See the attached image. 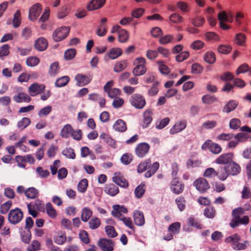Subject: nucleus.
<instances>
[{
  "mask_svg": "<svg viewBox=\"0 0 251 251\" xmlns=\"http://www.w3.org/2000/svg\"><path fill=\"white\" fill-rule=\"evenodd\" d=\"M105 0H92L87 6L89 11H92L100 8L104 4Z\"/></svg>",
  "mask_w": 251,
  "mask_h": 251,
  "instance_id": "4be33fe9",
  "label": "nucleus"
},
{
  "mask_svg": "<svg viewBox=\"0 0 251 251\" xmlns=\"http://www.w3.org/2000/svg\"><path fill=\"white\" fill-rule=\"evenodd\" d=\"M201 149L203 150L208 149L214 154H219L222 151V148L217 143L212 142L210 140H206L202 145Z\"/></svg>",
  "mask_w": 251,
  "mask_h": 251,
  "instance_id": "0eeeda50",
  "label": "nucleus"
},
{
  "mask_svg": "<svg viewBox=\"0 0 251 251\" xmlns=\"http://www.w3.org/2000/svg\"><path fill=\"white\" fill-rule=\"evenodd\" d=\"M75 79L77 86H84L91 82L92 78L83 74H79L75 76Z\"/></svg>",
  "mask_w": 251,
  "mask_h": 251,
  "instance_id": "a211bd4d",
  "label": "nucleus"
},
{
  "mask_svg": "<svg viewBox=\"0 0 251 251\" xmlns=\"http://www.w3.org/2000/svg\"><path fill=\"white\" fill-rule=\"evenodd\" d=\"M180 227L181 225L179 222L173 223L169 226L168 230L174 234H177L179 232Z\"/></svg>",
  "mask_w": 251,
  "mask_h": 251,
  "instance_id": "e433bc0d",
  "label": "nucleus"
},
{
  "mask_svg": "<svg viewBox=\"0 0 251 251\" xmlns=\"http://www.w3.org/2000/svg\"><path fill=\"white\" fill-rule=\"evenodd\" d=\"M245 213V210L242 207H238L234 209L232 211V219L229 223L232 228H235L240 225H247L250 222L248 216L243 215Z\"/></svg>",
  "mask_w": 251,
  "mask_h": 251,
  "instance_id": "f257e3e1",
  "label": "nucleus"
},
{
  "mask_svg": "<svg viewBox=\"0 0 251 251\" xmlns=\"http://www.w3.org/2000/svg\"><path fill=\"white\" fill-rule=\"evenodd\" d=\"M217 125V122L216 121H206L201 125V129L209 130L215 128Z\"/></svg>",
  "mask_w": 251,
  "mask_h": 251,
  "instance_id": "79ce46f5",
  "label": "nucleus"
},
{
  "mask_svg": "<svg viewBox=\"0 0 251 251\" xmlns=\"http://www.w3.org/2000/svg\"><path fill=\"white\" fill-rule=\"evenodd\" d=\"M39 59L35 56L29 57L26 59V64L30 67H34L36 66L39 63Z\"/></svg>",
  "mask_w": 251,
  "mask_h": 251,
  "instance_id": "e2e57ef3",
  "label": "nucleus"
},
{
  "mask_svg": "<svg viewBox=\"0 0 251 251\" xmlns=\"http://www.w3.org/2000/svg\"><path fill=\"white\" fill-rule=\"evenodd\" d=\"M70 81L68 76H63L56 79L55 86L57 87H62L66 86Z\"/></svg>",
  "mask_w": 251,
  "mask_h": 251,
  "instance_id": "f704fd0d",
  "label": "nucleus"
},
{
  "mask_svg": "<svg viewBox=\"0 0 251 251\" xmlns=\"http://www.w3.org/2000/svg\"><path fill=\"white\" fill-rule=\"evenodd\" d=\"M105 230L109 237L114 238L117 236V233L113 226H107L105 227Z\"/></svg>",
  "mask_w": 251,
  "mask_h": 251,
  "instance_id": "4d7b16f0",
  "label": "nucleus"
},
{
  "mask_svg": "<svg viewBox=\"0 0 251 251\" xmlns=\"http://www.w3.org/2000/svg\"><path fill=\"white\" fill-rule=\"evenodd\" d=\"M150 146L147 143L138 144L135 150L136 155L139 158L144 157L149 152Z\"/></svg>",
  "mask_w": 251,
  "mask_h": 251,
  "instance_id": "6e6552de",
  "label": "nucleus"
},
{
  "mask_svg": "<svg viewBox=\"0 0 251 251\" xmlns=\"http://www.w3.org/2000/svg\"><path fill=\"white\" fill-rule=\"evenodd\" d=\"M16 161L17 162L18 166L20 168H25V163L26 162V156L17 155L15 157Z\"/></svg>",
  "mask_w": 251,
  "mask_h": 251,
  "instance_id": "6e6d98bb",
  "label": "nucleus"
},
{
  "mask_svg": "<svg viewBox=\"0 0 251 251\" xmlns=\"http://www.w3.org/2000/svg\"><path fill=\"white\" fill-rule=\"evenodd\" d=\"M38 190L34 187H29L25 192V195L27 199H34L37 197Z\"/></svg>",
  "mask_w": 251,
  "mask_h": 251,
  "instance_id": "72a5a7b5",
  "label": "nucleus"
},
{
  "mask_svg": "<svg viewBox=\"0 0 251 251\" xmlns=\"http://www.w3.org/2000/svg\"><path fill=\"white\" fill-rule=\"evenodd\" d=\"M112 180L114 182L121 187L127 188L128 186L127 181L120 172L114 173Z\"/></svg>",
  "mask_w": 251,
  "mask_h": 251,
  "instance_id": "f8f14e48",
  "label": "nucleus"
},
{
  "mask_svg": "<svg viewBox=\"0 0 251 251\" xmlns=\"http://www.w3.org/2000/svg\"><path fill=\"white\" fill-rule=\"evenodd\" d=\"M89 100L97 101L100 107H104L105 104V100L96 93L91 94L89 95Z\"/></svg>",
  "mask_w": 251,
  "mask_h": 251,
  "instance_id": "393cba45",
  "label": "nucleus"
},
{
  "mask_svg": "<svg viewBox=\"0 0 251 251\" xmlns=\"http://www.w3.org/2000/svg\"><path fill=\"white\" fill-rule=\"evenodd\" d=\"M158 85L159 82H155L152 84V86L148 90V94L150 96H154L157 94L159 91V89L158 87Z\"/></svg>",
  "mask_w": 251,
  "mask_h": 251,
  "instance_id": "603ef678",
  "label": "nucleus"
},
{
  "mask_svg": "<svg viewBox=\"0 0 251 251\" xmlns=\"http://www.w3.org/2000/svg\"><path fill=\"white\" fill-rule=\"evenodd\" d=\"M232 50V48L229 45H221L218 48V50L220 53L227 54L229 53Z\"/></svg>",
  "mask_w": 251,
  "mask_h": 251,
  "instance_id": "0e129e2a",
  "label": "nucleus"
},
{
  "mask_svg": "<svg viewBox=\"0 0 251 251\" xmlns=\"http://www.w3.org/2000/svg\"><path fill=\"white\" fill-rule=\"evenodd\" d=\"M175 201L177 204V207L180 211H182L185 208L186 201L183 197L177 198Z\"/></svg>",
  "mask_w": 251,
  "mask_h": 251,
  "instance_id": "8fccbe9b",
  "label": "nucleus"
},
{
  "mask_svg": "<svg viewBox=\"0 0 251 251\" xmlns=\"http://www.w3.org/2000/svg\"><path fill=\"white\" fill-rule=\"evenodd\" d=\"M194 186L201 193H204L210 188L208 181L204 178L196 179L193 183Z\"/></svg>",
  "mask_w": 251,
  "mask_h": 251,
  "instance_id": "1a4fd4ad",
  "label": "nucleus"
},
{
  "mask_svg": "<svg viewBox=\"0 0 251 251\" xmlns=\"http://www.w3.org/2000/svg\"><path fill=\"white\" fill-rule=\"evenodd\" d=\"M242 198L243 199H248L251 198V188L244 186L242 191Z\"/></svg>",
  "mask_w": 251,
  "mask_h": 251,
  "instance_id": "774afa93",
  "label": "nucleus"
},
{
  "mask_svg": "<svg viewBox=\"0 0 251 251\" xmlns=\"http://www.w3.org/2000/svg\"><path fill=\"white\" fill-rule=\"evenodd\" d=\"M131 104L137 109H142L146 105V102L144 97L139 94H135L130 98Z\"/></svg>",
  "mask_w": 251,
  "mask_h": 251,
  "instance_id": "423d86ee",
  "label": "nucleus"
},
{
  "mask_svg": "<svg viewBox=\"0 0 251 251\" xmlns=\"http://www.w3.org/2000/svg\"><path fill=\"white\" fill-rule=\"evenodd\" d=\"M187 122L186 120L177 121L174 126L170 129V133L174 134L184 129L186 127Z\"/></svg>",
  "mask_w": 251,
  "mask_h": 251,
  "instance_id": "f3484780",
  "label": "nucleus"
},
{
  "mask_svg": "<svg viewBox=\"0 0 251 251\" xmlns=\"http://www.w3.org/2000/svg\"><path fill=\"white\" fill-rule=\"evenodd\" d=\"M133 219L135 225L138 226H142L145 224V218L142 211H135L133 213Z\"/></svg>",
  "mask_w": 251,
  "mask_h": 251,
  "instance_id": "6ab92c4d",
  "label": "nucleus"
},
{
  "mask_svg": "<svg viewBox=\"0 0 251 251\" xmlns=\"http://www.w3.org/2000/svg\"><path fill=\"white\" fill-rule=\"evenodd\" d=\"M46 210L48 215L51 218H55L57 216V212L53 207L50 202H48L46 205Z\"/></svg>",
  "mask_w": 251,
  "mask_h": 251,
  "instance_id": "c9c22d12",
  "label": "nucleus"
},
{
  "mask_svg": "<svg viewBox=\"0 0 251 251\" xmlns=\"http://www.w3.org/2000/svg\"><path fill=\"white\" fill-rule=\"evenodd\" d=\"M89 226L92 229H95L98 228L100 225V220L97 217L91 219L89 222Z\"/></svg>",
  "mask_w": 251,
  "mask_h": 251,
  "instance_id": "de8ad7c7",
  "label": "nucleus"
},
{
  "mask_svg": "<svg viewBox=\"0 0 251 251\" xmlns=\"http://www.w3.org/2000/svg\"><path fill=\"white\" fill-rule=\"evenodd\" d=\"M88 187V180L86 178L81 180L77 185L78 191L81 193H84Z\"/></svg>",
  "mask_w": 251,
  "mask_h": 251,
  "instance_id": "09e8293b",
  "label": "nucleus"
},
{
  "mask_svg": "<svg viewBox=\"0 0 251 251\" xmlns=\"http://www.w3.org/2000/svg\"><path fill=\"white\" fill-rule=\"evenodd\" d=\"M189 56V53L187 51H182L176 56L177 62H181L186 60Z\"/></svg>",
  "mask_w": 251,
  "mask_h": 251,
  "instance_id": "69168bd1",
  "label": "nucleus"
},
{
  "mask_svg": "<svg viewBox=\"0 0 251 251\" xmlns=\"http://www.w3.org/2000/svg\"><path fill=\"white\" fill-rule=\"evenodd\" d=\"M184 188L183 183L179 181L177 178H174L171 182L170 188L171 191L176 195L182 193Z\"/></svg>",
  "mask_w": 251,
  "mask_h": 251,
  "instance_id": "9d476101",
  "label": "nucleus"
},
{
  "mask_svg": "<svg viewBox=\"0 0 251 251\" xmlns=\"http://www.w3.org/2000/svg\"><path fill=\"white\" fill-rule=\"evenodd\" d=\"M23 212L21 209L16 208L11 209L8 215V220L10 223L16 225L19 223L23 218Z\"/></svg>",
  "mask_w": 251,
  "mask_h": 251,
  "instance_id": "20e7f679",
  "label": "nucleus"
},
{
  "mask_svg": "<svg viewBox=\"0 0 251 251\" xmlns=\"http://www.w3.org/2000/svg\"><path fill=\"white\" fill-rule=\"evenodd\" d=\"M73 128L70 124H67L64 126L60 131V136L62 138H68L71 137Z\"/></svg>",
  "mask_w": 251,
  "mask_h": 251,
  "instance_id": "bb28decb",
  "label": "nucleus"
},
{
  "mask_svg": "<svg viewBox=\"0 0 251 251\" xmlns=\"http://www.w3.org/2000/svg\"><path fill=\"white\" fill-rule=\"evenodd\" d=\"M170 20L175 24H180L183 21V18L177 13H174L169 17Z\"/></svg>",
  "mask_w": 251,
  "mask_h": 251,
  "instance_id": "864d4df0",
  "label": "nucleus"
},
{
  "mask_svg": "<svg viewBox=\"0 0 251 251\" xmlns=\"http://www.w3.org/2000/svg\"><path fill=\"white\" fill-rule=\"evenodd\" d=\"M216 174H217L216 176L221 181L225 180L229 176L226 166L220 167L218 171H216Z\"/></svg>",
  "mask_w": 251,
  "mask_h": 251,
  "instance_id": "b1692460",
  "label": "nucleus"
},
{
  "mask_svg": "<svg viewBox=\"0 0 251 251\" xmlns=\"http://www.w3.org/2000/svg\"><path fill=\"white\" fill-rule=\"evenodd\" d=\"M240 240V237L237 234H234L230 236L225 239V242L227 243H231L233 246V248L236 250H244L246 249L249 245L247 241H244L243 243H239Z\"/></svg>",
  "mask_w": 251,
  "mask_h": 251,
  "instance_id": "f03ea898",
  "label": "nucleus"
},
{
  "mask_svg": "<svg viewBox=\"0 0 251 251\" xmlns=\"http://www.w3.org/2000/svg\"><path fill=\"white\" fill-rule=\"evenodd\" d=\"M62 154L67 158L74 159L75 157V154L74 149L71 148H67L62 152Z\"/></svg>",
  "mask_w": 251,
  "mask_h": 251,
  "instance_id": "c03bdc74",
  "label": "nucleus"
},
{
  "mask_svg": "<svg viewBox=\"0 0 251 251\" xmlns=\"http://www.w3.org/2000/svg\"><path fill=\"white\" fill-rule=\"evenodd\" d=\"M129 35L127 31L124 29H120L118 32V40L121 43H125L127 41Z\"/></svg>",
  "mask_w": 251,
  "mask_h": 251,
  "instance_id": "4c0bfd02",
  "label": "nucleus"
},
{
  "mask_svg": "<svg viewBox=\"0 0 251 251\" xmlns=\"http://www.w3.org/2000/svg\"><path fill=\"white\" fill-rule=\"evenodd\" d=\"M42 8L41 5L39 3L34 4L29 10V19L30 20L34 21L36 20L39 16Z\"/></svg>",
  "mask_w": 251,
  "mask_h": 251,
  "instance_id": "9b49d317",
  "label": "nucleus"
},
{
  "mask_svg": "<svg viewBox=\"0 0 251 251\" xmlns=\"http://www.w3.org/2000/svg\"><path fill=\"white\" fill-rule=\"evenodd\" d=\"M146 62V59L142 57L136 58L134 60L133 65L135 67L132 71V73L134 76H141L146 73L147 71L145 65Z\"/></svg>",
  "mask_w": 251,
  "mask_h": 251,
  "instance_id": "7ed1b4c3",
  "label": "nucleus"
},
{
  "mask_svg": "<svg viewBox=\"0 0 251 251\" xmlns=\"http://www.w3.org/2000/svg\"><path fill=\"white\" fill-rule=\"evenodd\" d=\"M216 171L213 168H208L206 169L203 173V176L211 178L216 176Z\"/></svg>",
  "mask_w": 251,
  "mask_h": 251,
  "instance_id": "5fc2aeb1",
  "label": "nucleus"
},
{
  "mask_svg": "<svg viewBox=\"0 0 251 251\" xmlns=\"http://www.w3.org/2000/svg\"><path fill=\"white\" fill-rule=\"evenodd\" d=\"M159 167V164L157 162H154L151 165L148 166V171L145 173V176L146 177H150L154 175Z\"/></svg>",
  "mask_w": 251,
  "mask_h": 251,
  "instance_id": "c756f323",
  "label": "nucleus"
},
{
  "mask_svg": "<svg viewBox=\"0 0 251 251\" xmlns=\"http://www.w3.org/2000/svg\"><path fill=\"white\" fill-rule=\"evenodd\" d=\"M92 211L88 207H84L81 211V219L84 222H87L92 216Z\"/></svg>",
  "mask_w": 251,
  "mask_h": 251,
  "instance_id": "7c9ffc66",
  "label": "nucleus"
},
{
  "mask_svg": "<svg viewBox=\"0 0 251 251\" xmlns=\"http://www.w3.org/2000/svg\"><path fill=\"white\" fill-rule=\"evenodd\" d=\"M226 168L228 171L229 175L236 176L241 172L240 166L234 161L230 162L227 166H226Z\"/></svg>",
  "mask_w": 251,
  "mask_h": 251,
  "instance_id": "dca6fc26",
  "label": "nucleus"
},
{
  "mask_svg": "<svg viewBox=\"0 0 251 251\" xmlns=\"http://www.w3.org/2000/svg\"><path fill=\"white\" fill-rule=\"evenodd\" d=\"M127 66L126 60H123L117 62L114 66V71L116 73H120L125 69Z\"/></svg>",
  "mask_w": 251,
  "mask_h": 251,
  "instance_id": "473e14b6",
  "label": "nucleus"
},
{
  "mask_svg": "<svg viewBox=\"0 0 251 251\" xmlns=\"http://www.w3.org/2000/svg\"><path fill=\"white\" fill-rule=\"evenodd\" d=\"M173 35L168 34L160 38L159 42L160 44L166 45L172 42L173 41Z\"/></svg>",
  "mask_w": 251,
  "mask_h": 251,
  "instance_id": "052dcab7",
  "label": "nucleus"
},
{
  "mask_svg": "<svg viewBox=\"0 0 251 251\" xmlns=\"http://www.w3.org/2000/svg\"><path fill=\"white\" fill-rule=\"evenodd\" d=\"M31 123V120L27 117L23 118L17 123V127L21 129H24L27 127Z\"/></svg>",
  "mask_w": 251,
  "mask_h": 251,
  "instance_id": "ea45409f",
  "label": "nucleus"
},
{
  "mask_svg": "<svg viewBox=\"0 0 251 251\" xmlns=\"http://www.w3.org/2000/svg\"><path fill=\"white\" fill-rule=\"evenodd\" d=\"M70 31L68 26H61L57 28L52 34V38L55 42H59L66 38Z\"/></svg>",
  "mask_w": 251,
  "mask_h": 251,
  "instance_id": "39448f33",
  "label": "nucleus"
},
{
  "mask_svg": "<svg viewBox=\"0 0 251 251\" xmlns=\"http://www.w3.org/2000/svg\"><path fill=\"white\" fill-rule=\"evenodd\" d=\"M152 112L151 110L148 109L145 111L143 114V127H147L148 126L151 122Z\"/></svg>",
  "mask_w": 251,
  "mask_h": 251,
  "instance_id": "c85d7f7f",
  "label": "nucleus"
},
{
  "mask_svg": "<svg viewBox=\"0 0 251 251\" xmlns=\"http://www.w3.org/2000/svg\"><path fill=\"white\" fill-rule=\"evenodd\" d=\"M52 110L51 106L48 105L42 108L38 113V115L40 117H45L48 115Z\"/></svg>",
  "mask_w": 251,
  "mask_h": 251,
  "instance_id": "bf43d9fd",
  "label": "nucleus"
},
{
  "mask_svg": "<svg viewBox=\"0 0 251 251\" xmlns=\"http://www.w3.org/2000/svg\"><path fill=\"white\" fill-rule=\"evenodd\" d=\"M48 47V42L43 37L38 38L35 42L34 47L38 51H44Z\"/></svg>",
  "mask_w": 251,
  "mask_h": 251,
  "instance_id": "aec40b11",
  "label": "nucleus"
},
{
  "mask_svg": "<svg viewBox=\"0 0 251 251\" xmlns=\"http://www.w3.org/2000/svg\"><path fill=\"white\" fill-rule=\"evenodd\" d=\"M122 54V50L119 48L111 49L107 52L106 55L111 59H115Z\"/></svg>",
  "mask_w": 251,
  "mask_h": 251,
  "instance_id": "a878e982",
  "label": "nucleus"
},
{
  "mask_svg": "<svg viewBox=\"0 0 251 251\" xmlns=\"http://www.w3.org/2000/svg\"><path fill=\"white\" fill-rule=\"evenodd\" d=\"M45 88L44 84H40L37 83H34L28 88V93L32 97L35 96L42 92Z\"/></svg>",
  "mask_w": 251,
  "mask_h": 251,
  "instance_id": "4468645a",
  "label": "nucleus"
},
{
  "mask_svg": "<svg viewBox=\"0 0 251 251\" xmlns=\"http://www.w3.org/2000/svg\"><path fill=\"white\" fill-rule=\"evenodd\" d=\"M233 154L231 152L226 153L220 155L216 160L215 163L218 164H227L231 162Z\"/></svg>",
  "mask_w": 251,
  "mask_h": 251,
  "instance_id": "2eb2a0df",
  "label": "nucleus"
},
{
  "mask_svg": "<svg viewBox=\"0 0 251 251\" xmlns=\"http://www.w3.org/2000/svg\"><path fill=\"white\" fill-rule=\"evenodd\" d=\"M133 156L131 154L125 153L121 157L122 163L125 165H128L132 160Z\"/></svg>",
  "mask_w": 251,
  "mask_h": 251,
  "instance_id": "680f3d73",
  "label": "nucleus"
},
{
  "mask_svg": "<svg viewBox=\"0 0 251 251\" xmlns=\"http://www.w3.org/2000/svg\"><path fill=\"white\" fill-rule=\"evenodd\" d=\"M13 100L18 103L29 102L31 101V98L26 93L19 92L17 95L13 97Z\"/></svg>",
  "mask_w": 251,
  "mask_h": 251,
  "instance_id": "412c9836",
  "label": "nucleus"
},
{
  "mask_svg": "<svg viewBox=\"0 0 251 251\" xmlns=\"http://www.w3.org/2000/svg\"><path fill=\"white\" fill-rule=\"evenodd\" d=\"M98 245L102 251H113L114 243L111 239H100Z\"/></svg>",
  "mask_w": 251,
  "mask_h": 251,
  "instance_id": "ddd939ff",
  "label": "nucleus"
},
{
  "mask_svg": "<svg viewBox=\"0 0 251 251\" xmlns=\"http://www.w3.org/2000/svg\"><path fill=\"white\" fill-rule=\"evenodd\" d=\"M145 186L144 184H141L135 188L134 194L136 198H141L142 197L145 192Z\"/></svg>",
  "mask_w": 251,
  "mask_h": 251,
  "instance_id": "3c124183",
  "label": "nucleus"
},
{
  "mask_svg": "<svg viewBox=\"0 0 251 251\" xmlns=\"http://www.w3.org/2000/svg\"><path fill=\"white\" fill-rule=\"evenodd\" d=\"M59 67L57 62L52 63L50 67L49 74L51 76H55L59 72Z\"/></svg>",
  "mask_w": 251,
  "mask_h": 251,
  "instance_id": "49530a36",
  "label": "nucleus"
},
{
  "mask_svg": "<svg viewBox=\"0 0 251 251\" xmlns=\"http://www.w3.org/2000/svg\"><path fill=\"white\" fill-rule=\"evenodd\" d=\"M238 103L234 100H230L224 107L223 111L226 113H229L234 110L237 106Z\"/></svg>",
  "mask_w": 251,
  "mask_h": 251,
  "instance_id": "58836bf2",
  "label": "nucleus"
},
{
  "mask_svg": "<svg viewBox=\"0 0 251 251\" xmlns=\"http://www.w3.org/2000/svg\"><path fill=\"white\" fill-rule=\"evenodd\" d=\"M151 163L150 159H147L143 162L140 163L137 168V172L139 173H142L145 171L148 168V166Z\"/></svg>",
  "mask_w": 251,
  "mask_h": 251,
  "instance_id": "a18cd8bd",
  "label": "nucleus"
},
{
  "mask_svg": "<svg viewBox=\"0 0 251 251\" xmlns=\"http://www.w3.org/2000/svg\"><path fill=\"white\" fill-rule=\"evenodd\" d=\"M246 39L245 34L242 32H239L235 35L234 43L238 46H243L245 44Z\"/></svg>",
  "mask_w": 251,
  "mask_h": 251,
  "instance_id": "2f4dec72",
  "label": "nucleus"
},
{
  "mask_svg": "<svg viewBox=\"0 0 251 251\" xmlns=\"http://www.w3.org/2000/svg\"><path fill=\"white\" fill-rule=\"evenodd\" d=\"M203 58L205 62L210 64H213L216 61L215 55L212 51L207 52L205 54Z\"/></svg>",
  "mask_w": 251,
  "mask_h": 251,
  "instance_id": "37998d69",
  "label": "nucleus"
},
{
  "mask_svg": "<svg viewBox=\"0 0 251 251\" xmlns=\"http://www.w3.org/2000/svg\"><path fill=\"white\" fill-rule=\"evenodd\" d=\"M203 214L207 218L213 219L216 215V210L213 206L207 207L204 210Z\"/></svg>",
  "mask_w": 251,
  "mask_h": 251,
  "instance_id": "a19ab883",
  "label": "nucleus"
},
{
  "mask_svg": "<svg viewBox=\"0 0 251 251\" xmlns=\"http://www.w3.org/2000/svg\"><path fill=\"white\" fill-rule=\"evenodd\" d=\"M113 129L118 132H124L127 129L126 123L121 119H118L113 126Z\"/></svg>",
  "mask_w": 251,
  "mask_h": 251,
  "instance_id": "5701e85b",
  "label": "nucleus"
},
{
  "mask_svg": "<svg viewBox=\"0 0 251 251\" xmlns=\"http://www.w3.org/2000/svg\"><path fill=\"white\" fill-rule=\"evenodd\" d=\"M12 202L11 201H8L3 203L0 208V212L1 214H6L11 208Z\"/></svg>",
  "mask_w": 251,
  "mask_h": 251,
  "instance_id": "13d9d810",
  "label": "nucleus"
},
{
  "mask_svg": "<svg viewBox=\"0 0 251 251\" xmlns=\"http://www.w3.org/2000/svg\"><path fill=\"white\" fill-rule=\"evenodd\" d=\"M105 192L111 196H114L119 192V190L117 186L111 183L106 185L105 188Z\"/></svg>",
  "mask_w": 251,
  "mask_h": 251,
  "instance_id": "cd10ccee",
  "label": "nucleus"
},
{
  "mask_svg": "<svg viewBox=\"0 0 251 251\" xmlns=\"http://www.w3.org/2000/svg\"><path fill=\"white\" fill-rule=\"evenodd\" d=\"M40 249V243L37 240H33L27 249V251H38Z\"/></svg>",
  "mask_w": 251,
  "mask_h": 251,
  "instance_id": "338daca9",
  "label": "nucleus"
}]
</instances>
